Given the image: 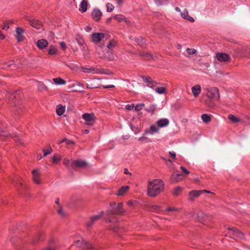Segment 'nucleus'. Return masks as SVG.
<instances>
[{
    "label": "nucleus",
    "mask_w": 250,
    "mask_h": 250,
    "mask_svg": "<svg viewBox=\"0 0 250 250\" xmlns=\"http://www.w3.org/2000/svg\"><path fill=\"white\" fill-rule=\"evenodd\" d=\"M204 90L206 91V93L202 94L203 101L204 104L208 107L213 106L214 101H219L220 94L217 88L210 87L204 88Z\"/></svg>",
    "instance_id": "f257e3e1"
},
{
    "label": "nucleus",
    "mask_w": 250,
    "mask_h": 250,
    "mask_svg": "<svg viewBox=\"0 0 250 250\" xmlns=\"http://www.w3.org/2000/svg\"><path fill=\"white\" fill-rule=\"evenodd\" d=\"M164 183L160 179L149 180L147 185V195L148 196L154 198L163 192Z\"/></svg>",
    "instance_id": "f03ea898"
},
{
    "label": "nucleus",
    "mask_w": 250,
    "mask_h": 250,
    "mask_svg": "<svg viewBox=\"0 0 250 250\" xmlns=\"http://www.w3.org/2000/svg\"><path fill=\"white\" fill-rule=\"evenodd\" d=\"M8 100L13 104L19 112L22 109L21 94L20 92H15L11 94H8Z\"/></svg>",
    "instance_id": "7ed1b4c3"
},
{
    "label": "nucleus",
    "mask_w": 250,
    "mask_h": 250,
    "mask_svg": "<svg viewBox=\"0 0 250 250\" xmlns=\"http://www.w3.org/2000/svg\"><path fill=\"white\" fill-rule=\"evenodd\" d=\"M151 101L152 99L146 103H142V109L144 108L145 110L153 115L156 110V105L151 103Z\"/></svg>",
    "instance_id": "20e7f679"
},
{
    "label": "nucleus",
    "mask_w": 250,
    "mask_h": 250,
    "mask_svg": "<svg viewBox=\"0 0 250 250\" xmlns=\"http://www.w3.org/2000/svg\"><path fill=\"white\" fill-rule=\"evenodd\" d=\"M83 119L85 121V124L89 126H93L95 122V118L93 113H84L82 116Z\"/></svg>",
    "instance_id": "39448f33"
},
{
    "label": "nucleus",
    "mask_w": 250,
    "mask_h": 250,
    "mask_svg": "<svg viewBox=\"0 0 250 250\" xmlns=\"http://www.w3.org/2000/svg\"><path fill=\"white\" fill-rule=\"evenodd\" d=\"M123 204L122 203H119L118 204L116 208L112 210H108L106 211V214L108 215H119L124 212V210L123 209Z\"/></svg>",
    "instance_id": "423d86ee"
},
{
    "label": "nucleus",
    "mask_w": 250,
    "mask_h": 250,
    "mask_svg": "<svg viewBox=\"0 0 250 250\" xmlns=\"http://www.w3.org/2000/svg\"><path fill=\"white\" fill-rule=\"evenodd\" d=\"M15 32V38L18 42H21L25 40V38L24 36V31L22 28L20 27H17Z\"/></svg>",
    "instance_id": "0eeeda50"
},
{
    "label": "nucleus",
    "mask_w": 250,
    "mask_h": 250,
    "mask_svg": "<svg viewBox=\"0 0 250 250\" xmlns=\"http://www.w3.org/2000/svg\"><path fill=\"white\" fill-rule=\"evenodd\" d=\"M229 234L232 235V238H234L237 237L239 239H243L244 238V234L243 233L234 228L231 229L229 228Z\"/></svg>",
    "instance_id": "6e6552de"
},
{
    "label": "nucleus",
    "mask_w": 250,
    "mask_h": 250,
    "mask_svg": "<svg viewBox=\"0 0 250 250\" xmlns=\"http://www.w3.org/2000/svg\"><path fill=\"white\" fill-rule=\"evenodd\" d=\"M104 214V211H101L98 214L92 216L90 220L86 223V226L91 227L95 222L100 219Z\"/></svg>",
    "instance_id": "1a4fd4ad"
},
{
    "label": "nucleus",
    "mask_w": 250,
    "mask_h": 250,
    "mask_svg": "<svg viewBox=\"0 0 250 250\" xmlns=\"http://www.w3.org/2000/svg\"><path fill=\"white\" fill-rule=\"evenodd\" d=\"M117 45V42L115 40H111L107 45V49L108 51L106 55H104V57H107L109 59H111L110 57V54H111V51Z\"/></svg>",
    "instance_id": "9d476101"
},
{
    "label": "nucleus",
    "mask_w": 250,
    "mask_h": 250,
    "mask_svg": "<svg viewBox=\"0 0 250 250\" xmlns=\"http://www.w3.org/2000/svg\"><path fill=\"white\" fill-rule=\"evenodd\" d=\"M105 37V35L102 33H94L91 35L92 41L94 43H99Z\"/></svg>",
    "instance_id": "9b49d317"
},
{
    "label": "nucleus",
    "mask_w": 250,
    "mask_h": 250,
    "mask_svg": "<svg viewBox=\"0 0 250 250\" xmlns=\"http://www.w3.org/2000/svg\"><path fill=\"white\" fill-rule=\"evenodd\" d=\"M27 20L29 21L30 25L33 27L37 29H42L43 28L42 23L41 21L36 19L30 20L27 19Z\"/></svg>",
    "instance_id": "f8f14e48"
},
{
    "label": "nucleus",
    "mask_w": 250,
    "mask_h": 250,
    "mask_svg": "<svg viewBox=\"0 0 250 250\" xmlns=\"http://www.w3.org/2000/svg\"><path fill=\"white\" fill-rule=\"evenodd\" d=\"M76 245L79 247L90 249L93 248L92 244L83 240H79L76 242Z\"/></svg>",
    "instance_id": "ddd939ff"
},
{
    "label": "nucleus",
    "mask_w": 250,
    "mask_h": 250,
    "mask_svg": "<svg viewBox=\"0 0 250 250\" xmlns=\"http://www.w3.org/2000/svg\"><path fill=\"white\" fill-rule=\"evenodd\" d=\"M159 130V128L154 125H152L150 127V129H147L144 133L143 136H142V140L146 138V136L148 135H152L154 132H157Z\"/></svg>",
    "instance_id": "4468645a"
},
{
    "label": "nucleus",
    "mask_w": 250,
    "mask_h": 250,
    "mask_svg": "<svg viewBox=\"0 0 250 250\" xmlns=\"http://www.w3.org/2000/svg\"><path fill=\"white\" fill-rule=\"evenodd\" d=\"M32 173L33 175V181L34 182L37 184H41V173L38 169H34L32 171Z\"/></svg>",
    "instance_id": "2eb2a0df"
},
{
    "label": "nucleus",
    "mask_w": 250,
    "mask_h": 250,
    "mask_svg": "<svg viewBox=\"0 0 250 250\" xmlns=\"http://www.w3.org/2000/svg\"><path fill=\"white\" fill-rule=\"evenodd\" d=\"M191 216L196 221L202 222L203 221V219L205 216V214L201 211H199L198 212L195 213L194 215L191 213Z\"/></svg>",
    "instance_id": "dca6fc26"
},
{
    "label": "nucleus",
    "mask_w": 250,
    "mask_h": 250,
    "mask_svg": "<svg viewBox=\"0 0 250 250\" xmlns=\"http://www.w3.org/2000/svg\"><path fill=\"white\" fill-rule=\"evenodd\" d=\"M92 17L95 21H99L102 15V13L98 9H94L92 12Z\"/></svg>",
    "instance_id": "f3484780"
},
{
    "label": "nucleus",
    "mask_w": 250,
    "mask_h": 250,
    "mask_svg": "<svg viewBox=\"0 0 250 250\" xmlns=\"http://www.w3.org/2000/svg\"><path fill=\"white\" fill-rule=\"evenodd\" d=\"M216 57L220 62H228L230 59L229 56L223 53H218Z\"/></svg>",
    "instance_id": "a211bd4d"
},
{
    "label": "nucleus",
    "mask_w": 250,
    "mask_h": 250,
    "mask_svg": "<svg viewBox=\"0 0 250 250\" xmlns=\"http://www.w3.org/2000/svg\"><path fill=\"white\" fill-rule=\"evenodd\" d=\"M144 82L146 83V85L149 87L153 88L154 86L155 82L148 76L142 77Z\"/></svg>",
    "instance_id": "6ab92c4d"
},
{
    "label": "nucleus",
    "mask_w": 250,
    "mask_h": 250,
    "mask_svg": "<svg viewBox=\"0 0 250 250\" xmlns=\"http://www.w3.org/2000/svg\"><path fill=\"white\" fill-rule=\"evenodd\" d=\"M37 46L40 49H43L48 45L47 41L45 39L39 40L36 43Z\"/></svg>",
    "instance_id": "aec40b11"
},
{
    "label": "nucleus",
    "mask_w": 250,
    "mask_h": 250,
    "mask_svg": "<svg viewBox=\"0 0 250 250\" xmlns=\"http://www.w3.org/2000/svg\"><path fill=\"white\" fill-rule=\"evenodd\" d=\"M82 71L84 73H97L99 72L98 69L95 67H83L81 68Z\"/></svg>",
    "instance_id": "412c9836"
},
{
    "label": "nucleus",
    "mask_w": 250,
    "mask_h": 250,
    "mask_svg": "<svg viewBox=\"0 0 250 250\" xmlns=\"http://www.w3.org/2000/svg\"><path fill=\"white\" fill-rule=\"evenodd\" d=\"M201 194V190H192L189 193V199L191 201H193L194 198L198 197Z\"/></svg>",
    "instance_id": "4be33fe9"
},
{
    "label": "nucleus",
    "mask_w": 250,
    "mask_h": 250,
    "mask_svg": "<svg viewBox=\"0 0 250 250\" xmlns=\"http://www.w3.org/2000/svg\"><path fill=\"white\" fill-rule=\"evenodd\" d=\"M181 16L183 19L189 21L191 22L194 21V19L188 15V12L187 9H185L181 13Z\"/></svg>",
    "instance_id": "5701e85b"
},
{
    "label": "nucleus",
    "mask_w": 250,
    "mask_h": 250,
    "mask_svg": "<svg viewBox=\"0 0 250 250\" xmlns=\"http://www.w3.org/2000/svg\"><path fill=\"white\" fill-rule=\"evenodd\" d=\"M72 165L76 166L78 167L83 168L86 167L87 164L85 161L82 160H77L73 162Z\"/></svg>",
    "instance_id": "b1692460"
},
{
    "label": "nucleus",
    "mask_w": 250,
    "mask_h": 250,
    "mask_svg": "<svg viewBox=\"0 0 250 250\" xmlns=\"http://www.w3.org/2000/svg\"><path fill=\"white\" fill-rule=\"evenodd\" d=\"M192 92L195 97H197L201 92V87L199 84H196L191 88Z\"/></svg>",
    "instance_id": "393cba45"
},
{
    "label": "nucleus",
    "mask_w": 250,
    "mask_h": 250,
    "mask_svg": "<svg viewBox=\"0 0 250 250\" xmlns=\"http://www.w3.org/2000/svg\"><path fill=\"white\" fill-rule=\"evenodd\" d=\"M0 135L6 136L7 133V127L4 123H0Z\"/></svg>",
    "instance_id": "a878e982"
},
{
    "label": "nucleus",
    "mask_w": 250,
    "mask_h": 250,
    "mask_svg": "<svg viewBox=\"0 0 250 250\" xmlns=\"http://www.w3.org/2000/svg\"><path fill=\"white\" fill-rule=\"evenodd\" d=\"M157 123L159 127H163L168 125L169 124V121L167 119H162L159 120Z\"/></svg>",
    "instance_id": "bb28decb"
},
{
    "label": "nucleus",
    "mask_w": 250,
    "mask_h": 250,
    "mask_svg": "<svg viewBox=\"0 0 250 250\" xmlns=\"http://www.w3.org/2000/svg\"><path fill=\"white\" fill-rule=\"evenodd\" d=\"M182 179V175L181 174L173 173L170 178L171 182H177L181 181Z\"/></svg>",
    "instance_id": "cd10ccee"
},
{
    "label": "nucleus",
    "mask_w": 250,
    "mask_h": 250,
    "mask_svg": "<svg viewBox=\"0 0 250 250\" xmlns=\"http://www.w3.org/2000/svg\"><path fill=\"white\" fill-rule=\"evenodd\" d=\"M129 189V186H124L121 188L119 190L118 193H117V195L118 196H123L125 194V193H126Z\"/></svg>",
    "instance_id": "c85d7f7f"
},
{
    "label": "nucleus",
    "mask_w": 250,
    "mask_h": 250,
    "mask_svg": "<svg viewBox=\"0 0 250 250\" xmlns=\"http://www.w3.org/2000/svg\"><path fill=\"white\" fill-rule=\"evenodd\" d=\"M87 1L86 0H83L80 4V10L82 12H85L86 11L87 9Z\"/></svg>",
    "instance_id": "c756f323"
},
{
    "label": "nucleus",
    "mask_w": 250,
    "mask_h": 250,
    "mask_svg": "<svg viewBox=\"0 0 250 250\" xmlns=\"http://www.w3.org/2000/svg\"><path fill=\"white\" fill-rule=\"evenodd\" d=\"M114 18L116 20H117L118 21V22H122L123 21H125L126 23H129V21H128L126 19V18L123 15H116V16H115L114 17Z\"/></svg>",
    "instance_id": "7c9ffc66"
},
{
    "label": "nucleus",
    "mask_w": 250,
    "mask_h": 250,
    "mask_svg": "<svg viewBox=\"0 0 250 250\" xmlns=\"http://www.w3.org/2000/svg\"><path fill=\"white\" fill-rule=\"evenodd\" d=\"M53 81L56 84L63 85L66 83V81L60 77L54 78Z\"/></svg>",
    "instance_id": "2f4dec72"
},
{
    "label": "nucleus",
    "mask_w": 250,
    "mask_h": 250,
    "mask_svg": "<svg viewBox=\"0 0 250 250\" xmlns=\"http://www.w3.org/2000/svg\"><path fill=\"white\" fill-rule=\"evenodd\" d=\"M241 55L244 57H250V48H245L241 50Z\"/></svg>",
    "instance_id": "473e14b6"
},
{
    "label": "nucleus",
    "mask_w": 250,
    "mask_h": 250,
    "mask_svg": "<svg viewBox=\"0 0 250 250\" xmlns=\"http://www.w3.org/2000/svg\"><path fill=\"white\" fill-rule=\"evenodd\" d=\"M65 111V107L62 106L61 104L57 105L56 108V112L58 115L61 116L63 114Z\"/></svg>",
    "instance_id": "72a5a7b5"
},
{
    "label": "nucleus",
    "mask_w": 250,
    "mask_h": 250,
    "mask_svg": "<svg viewBox=\"0 0 250 250\" xmlns=\"http://www.w3.org/2000/svg\"><path fill=\"white\" fill-rule=\"evenodd\" d=\"M203 121L205 123H208L210 121L211 116L207 114H204L201 116Z\"/></svg>",
    "instance_id": "f704fd0d"
},
{
    "label": "nucleus",
    "mask_w": 250,
    "mask_h": 250,
    "mask_svg": "<svg viewBox=\"0 0 250 250\" xmlns=\"http://www.w3.org/2000/svg\"><path fill=\"white\" fill-rule=\"evenodd\" d=\"M142 58L146 60H150L151 59H153V57L151 54L146 52H142Z\"/></svg>",
    "instance_id": "c9c22d12"
},
{
    "label": "nucleus",
    "mask_w": 250,
    "mask_h": 250,
    "mask_svg": "<svg viewBox=\"0 0 250 250\" xmlns=\"http://www.w3.org/2000/svg\"><path fill=\"white\" fill-rule=\"evenodd\" d=\"M57 53V49L54 46H50L48 49V53L50 55H55Z\"/></svg>",
    "instance_id": "e433bc0d"
},
{
    "label": "nucleus",
    "mask_w": 250,
    "mask_h": 250,
    "mask_svg": "<svg viewBox=\"0 0 250 250\" xmlns=\"http://www.w3.org/2000/svg\"><path fill=\"white\" fill-rule=\"evenodd\" d=\"M229 119L233 123H236L240 121V119L234 116L233 115H229Z\"/></svg>",
    "instance_id": "4c0bfd02"
},
{
    "label": "nucleus",
    "mask_w": 250,
    "mask_h": 250,
    "mask_svg": "<svg viewBox=\"0 0 250 250\" xmlns=\"http://www.w3.org/2000/svg\"><path fill=\"white\" fill-rule=\"evenodd\" d=\"M166 90V88L164 87H159L155 88L156 92L160 94L164 93Z\"/></svg>",
    "instance_id": "58836bf2"
},
{
    "label": "nucleus",
    "mask_w": 250,
    "mask_h": 250,
    "mask_svg": "<svg viewBox=\"0 0 250 250\" xmlns=\"http://www.w3.org/2000/svg\"><path fill=\"white\" fill-rule=\"evenodd\" d=\"M106 6L107 8V11L108 12H112L114 8L113 5L110 3H107L106 5Z\"/></svg>",
    "instance_id": "ea45409f"
},
{
    "label": "nucleus",
    "mask_w": 250,
    "mask_h": 250,
    "mask_svg": "<svg viewBox=\"0 0 250 250\" xmlns=\"http://www.w3.org/2000/svg\"><path fill=\"white\" fill-rule=\"evenodd\" d=\"M52 151V149L51 147L47 149H44L43 150V157H46L48 155L50 154Z\"/></svg>",
    "instance_id": "a19ab883"
},
{
    "label": "nucleus",
    "mask_w": 250,
    "mask_h": 250,
    "mask_svg": "<svg viewBox=\"0 0 250 250\" xmlns=\"http://www.w3.org/2000/svg\"><path fill=\"white\" fill-rule=\"evenodd\" d=\"M182 191V188L180 187H177L175 188L173 191V194L175 196H178L179 195V193Z\"/></svg>",
    "instance_id": "79ce46f5"
},
{
    "label": "nucleus",
    "mask_w": 250,
    "mask_h": 250,
    "mask_svg": "<svg viewBox=\"0 0 250 250\" xmlns=\"http://www.w3.org/2000/svg\"><path fill=\"white\" fill-rule=\"evenodd\" d=\"M187 51L189 55H193L196 53V50L193 48H188Z\"/></svg>",
    "instance_id": "37998d69"
},
{
    "label": "nucleus",
    "mask_w": 250,
    "mask_h": 250,
    "mask_svg": "<svg viewBox=\"0 0 250 250\" xmlns=\"http://www.w3.org/2000/svg\"><path fill=\"white\" fill-rule=\"evenodd\" d=\"M151 210L153 211H159L160 210V207L157 205L152 206Z\"/></svg>",
    "instance_id": "c03bdc74"
},
{
    "label": "nucleus",
    "mask_w": 250,
    "mask_h": 250,
    "mask_svg": "<svg viewBox=\"0 0 250 250\" xmlns=\"http://www.w3.org/2000/svg\"><path fill=\"white\" fill-rule=\"evenodd\" d=\"M58 213L61 217H64L66 215L65 213L62 208H60L58 210Z\"/></svg>",
    "instance_id": "a18cd8bd"
},
{
    "label": "nucleus",
    "mask_w": 250,
    "mask_h": 250,
    "mask_svg": "<svg viewBox=\"0 0 250 250\" xmlns=\"http://www.w3.org/2000/svg\"><path fill=\"white\" fill-rule=\"evenodd\" d=\"M61 160V157L59 155H55L53 157V162L56 163Z\"/></svg>",
    "instance_id": "49530a36"
},
{
    "label": "nucleus",
    "mask_w": 250,
    "mask_h": 250,
    "mask_svg": "<svg viewBox=\"0 0 250 250\" xmlns=\"http://www.w3.org/2000/svg\"><path fill=\"white\" fill-rule=\"evenodd\" d=\"M77 41L78 43L81 46L85 45L84 42L82 38H80L79 39H77Z\"/></svg>",
    "instance_id": "de8ad7c7"
},
{
    "label": "nucleus",
    "mask_w": 250,
    "mask_h": 250,
    "mask_svg": "<svg viewBox=\"0 0 250 250\" xmlns=\"http://www.w3.org/2000/svg\"><path fill=\"white\" fill-rule=\"evenodd\" d=\"M167 0H154L155 2L157 5H161Z\"/></svg>",
    "instance_id": "09e8293b"
},
{
    "label": "nucleus",
    "mask_w": 250,
    "mask_h": 250,
    "mask_svg": "<svg viewBox=\"0 0 250 250\" xmlns=\"http://www.w3.org/2000/svg\"><path fill=\"white\" fill-rule=\"evenodd\" d=\"M65 142L67 145H70L73 144V142H72L71 140H68L67 139H64L63 140H62L60 143Z\"/></svg>",
    "instance_id": "8fccbe9b"
},
{
    "label": "nucleus",
    "mask_w": 250,
    "mask_h": 250,
    "mask_svg": "<svg viewBox=\"0 0 250 250\" xmlns=\"http://www.w3.org/2000/svg\"><path fill=\"white\" fill-rule=\"evenodd\" d=\"M107 221L110 222L115 223V222H116L117 221V219L115 217H113V218H110L107 217L106 218V222H107Z\"/></svg>",
    "instance_id": "3c124183"
},
{
    "label": "nucleus",
    "mask_w": 250,
    "mask_h": 250,
    "mask_svg": "<svg viewBox=\"0 0 250 250\" xmlns=\"http://www.w3.org/2000/svg\"><path fill=\"white\" fill-rule=\"evenodd\" d=\"M83 87V85L81 83H79V82H76V83H74L72 85V87Z\"/></svg>",
    "instance_id": "603ef678"
},
{
    "label": "nucleus",
    "mask_w": 250,
    "mask_h": 250,
    "mask_svg": "<svg viewBox=\"0 0 250 250\" xmlns=\"http://www.w3.org/2000/svg\"><path fill=\"white\" fill-rule=\"evenodd\" d=\"M179 209L178 208H174V207H169L167 208V211H178Z\"/></svg>",
    "instance_id": "864d4df0"
},
{
    "label": "nucleus",
    "mask_w": 250,
    "mask_h": 250,
    "mask_svg": "<svg viewBox=\"0 0 250 250\" xmlns=\"http://www.w3.org/2000/svg\"><path fill=\"white\" fill-rule=\"evenodd\" d=\"M134 104H128L125 105V109L127 110H132L133 109Z\"/></svg>",
    "instance_id": "5fc2aeb1"
},
{
    "label": "nucleus",
    "mask_w": 250,
    "mask_h": 250,
    "mask_svg": "<svg viewBox=\"0 0 250 250\" xmlns=\"http://www.w3.org/2000/svg\"><path fill=\"white\" fill-rule=\"evenodd\" d=\"M181 170H182V171L185 173L186 174H189V171L185 167H180Z\"/></svg>",
    "instance_id": "6e6d98bb"
},
{
    "label": "nucleus",
    "mask_w": 250,
    "mask_h": 250,
    "mask_svg": "<svg viewBox=\"0 0 250 250\" xmlns=\"http://www.w3.org/2000/svg\"><path fill=\"white\" fill-rule=\"evenodd\" d=\"M136 203V201H133L130 200L127 203V204L130 206H134L135 205Z\"/></svg>",
    "instance_id": "4d7b16f0"
},
{
    "label": "nucleus",
    "mask_w": 250,
    "mask_h": 250,
    "mask_svg": "<svg viewBox=\"0 0 250 250\" xmlns=\"http://www.w3.org/2000/svg\"><path fill=\"white\" fill-rule=\"evenodd\" d=\"M97 87H98V86L92 83L87 85V88H95Z\"/></svg>",
    "instance_id": "13d9d810"
},
{
    "label": "nucleus",
    "mask_w": 250,
    "mask_h": 250,
    "mask_svg": "<svg viewBox=\"0 0 250 250\" xmlns=\"http://www.w3.org/2000/svg\"><path fill=\"white\" fill-rule=\"evenodd\" d=\"M63 163L65 166H68L69 163H70V161H69V160L68 159L65 158L63 160Z\"/></svg>",
    "instance_id": "bf43d9fd"
},
{
    "label": "nucleus",
    "mask_w": 250,
    "mask_h": 250,
    "mask_svg": "<svg viewBox=\"0 0 250 250\" xmlns=\"http://www.w3.org/2000/svg\"><path fill=\"white\" fill-rule=\"evenodd\" d=\"M60 45L61 47L63 49L65 50L66 48V44L64 42H60Z\"/></svg>",
    "instance_id": "052dcab7"
},
{
    "label": "nucleus",
    "mask_w": 250,
    "mask_h": 250,
    "mask_svg": "<svg viewBox=\"0 0 250 250\" xmlns=\"http://www.w3.org/2000/svg\"><path fill=\"white\" fill-rule=\"evenodd\" d=\"M8 66L10 67L11 69L14 68L15 67V64L13 63V62H10L7 65Z\"/></svg>",
    "instance_id": "680f3d73"
},
{
    "label": "nucleus",
    "mask_w": 250,
    "mask_h": 250,
    "mask_svg": "<svg viewBox=\"0 0 250 250\" xmlns=\"http://www.w3.org/2000/svg\"><path fill=\"white\" fill-rule=\"evenodd\" d=\"M2 29L3 30H8L9 28V26L8 24L6 23H3V25L1 27Z\"/></svg>",
    "instance_id": "e2e57ef3"
},
{
    "label": "nucleus",
    "mask_w": 250,
    "mask_h": 250,
    "mask_svg": "<svg viewBox=\"0 0 250 250\" xmlns=\"http://www.w3.org/2000/svg\"><path fill=\"white\" fill-rule=\"evenodd\" d=\"M55 247L53 246H48L47 248L42 250H55Z\"/></svg>",
    "instance_id": "0e129e2a"
},
{
    "label": "nucleus",
    "mask_w": 250,
    "mask_h": 250,
    "mask_svg": "<svg viewBox=\"0 0 250 250\" xmlns=\"http://www.w3.org/2000/svg\"><path fill=\"white\" fill-rule=\"evenodd\" d=\"M169 154L170 156H171L173 158H175L176 153L174 151H170L169 152Z\"/></svg>",
    "instance_id": "69168bd1"
},
{
    "label": "nucleus",
    "mask_w": 250,
    "mask_h": 250,
    "mask_svg": "<svg viewBox=\"0 0 250 250\" xmlns=\"http://www.w3.org/2000/svg\"><path fill=\"white\" fill-rule=\"evenodd\" d=\"M92 30V27H90V26H87L85 27V30L87 32H89L90 31H91Z\"/></svg>",
    "instance_id": "338daca9"
},
{
    "label": "nucleus",
    "mask_w": 250,
    "mask_h": 250,
    "mask_svg": "<svg viewBox=\"0 0 250 250\" xmlns=\"http://www.w3.org/2000/svg\"><path fill=\"white\" fill-rule=\"evenodd\" d=\"M134 110L136 111H139L141 110V105H140V104L136 105L135 107Z\"/></svg>",
    "instance_id": "774afa93"
}]
</instances>
